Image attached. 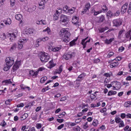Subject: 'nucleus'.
Returning a JSON list of instances; mask_svg holds the SVG:
<instances>
[{
  "mask_svg": "<svg viewBox=\"0 0 131 131\" xmlns=\"http://www.w3.org/2000/svg\"><path fill=\"white\" fill-rule=\"evenodd\" d=\"M91 100H97V97L94 94H91L90 95Z\"/></svg>",
  "mask_w": 131,
  "mask_h": 131,
  "instance_id": "obj_50",
  "label": "nucleus"
},
{
  "mask_svg": "<svg viewBox=\"0 0 131 131\" xmlns=\"http://www.w3.org/2000/svg\"><path fill=\"white\" fill-rule=\"evenodd\" d=\"M102 8L103 12H107L108 11V7H107L106 5H103Z\"/></svg>",
  "mask_w": 131,
  "mask_h": 131,
  "instance_id": "obj_48",
  "label": "nucleus"
},
{
  "mask_svg": "<svg viewBox=\"0 0 131 131\" xmlns=\"http://www.w3.org/2000/svg\"><path fill=\"white\" fill-rule=\"evenodd\" d=\"M41 24H42V25H47V21L45 19H42L40 20Z\"/></svg>",
  "mask_w": 131,
  "mask_h": 131,
  "instance_id": "obj_61",
  "label": "nucleus"
},
{
  "mask_svg": "<svg viewBox=\"0 0 131 131\" xmlns=\"http://www.w3.org/2000/svg\"><path fill=\"white\" fill-rule=\"evenodd\" d=\"M47 66L49 69H52V68L56 66V63L54 62V60L52 59L48 62V63L47 64Z\"/></svg>",
  "mask_w": 131,
  "mask_h": 131,
  "instance_id": "obj_16",
  "label": "nucleus"
},
{
  "mask_svg": "<svg viewBox=\"0 0 131 131\" xmlns=\"http://www.w3.org/2000/svg\"><path fill=\"white\" fill-rule=\"evenodd\" d=\"M80 129H81V128L79 126H76L73 127L74 131H80Z\"/></svg>",
  "mask_w": 131,
  "mask_h": 131,
  "instance_id": "obj_47",
  "label": "nucleus"
},
{
  "mask_svg": "<svg viewBox=\"0 0 131 131\" xmlns=\"http://www.w3.org/2000/svg\"><path fill=\"white\" fill-rule=\"evenodd\" d=\"M124 107L126 108H130L131 107V101H126L124 103Z\"/></svg>",
  "mask_w": 131,
  "mask_h": 131,
  "instance_id": "obj_26",
  "label": "nucleus"
},
{
  "mask_svg": "<svg viewBox=\"0 0 131 131\" xmlns=\"http://www.w3.org/2000/svg\"><path fill=\"white\" fill-rule=\"evenodd\" d=\"M39 9L40 10H43L45 9V1H41L39 3Z\"/></svg>",
  "mask_w": 131,
  "mask_h": 131,
  "instance_id": "obj_22",
  "label": "nucleus"
},
{
  "mask_svg": "<svg viewBox=\"0 0 131 131\" xmlns=\"http://www.w3.org/2000/svg\"><path fill=\"white\" fill-rule=\"evenodd\" d=\"M62 71H63V67L61 66H60L58 70H56V73H57L58 74H60V73H61Z\"/></svg>",
  "mask_w": 131,
  "mask_h": 131,
  "instance_id": "obj_36",
  "label": "nucleus"
},
{
  "mask_svg": "<svg viewBox=\"0 0 131 131\" xmlns=\"http://www.w3.org/2000/svg\"><path fill=\"white\" fill-rule=\"evenodd\" d=\"M76 40H77V39H74L72 41H71L70 42V46L71 47H74V46H76Z\"/></svg>",
  "mask_w": 131,
  "mask_h": 131,
  "instance_id": "obj_30",
  "label": "nucleus"
},
{
  "mask_svg": "<svg viewBox=\"0 0 131 131\" xmlns=\"http://www.w3.org/2000/svg\"><path fill=\"white\" fill-rule=\"evenodd\" d=\"M49 39L50 38H49V37L47 36L44 37L43 38H39L36 40V42H40V41H47L49 40Z\"/></svg>",
  "mask_w": 131,
  "mask_h": 131,
  "instance_id": "obj_21",
  "label": "nucleus"
},
{
  "mask_svg": "<svg viewBox=\"0 0 131 131\" xmlns=\"http://www.w3.org/2000/svg\"><path fill=\"white\" fill-rule=\"evenodd\" d=\"M48 79V77L47 76L42 77L40 79V82L41 83H43L46 80Z\"/></svg>",
  "mask_w": 131,
  "mask_h": 131,
  "instance_id": "obj_44",
  "label": "nucleus"
},
{
  "mask_svg": "<svg viewBox=\"0 0 131 131\" xmlns=\"http://www.w3.org/2000/svg\"><path fill=\"white\" fill-rule=\"evenodd\" d=\"M114 41V38H112L110 39H106L105 40V43L109 45V43H111V42H112V41Z\"/></svg>",
  "mask_w": 131,
  "mask_h": 131,
  "instance_id": "obj_31",
  "label": "nucleus"
},
{
  "mask_svg": "<svg viewBox=\"0 0 131 131\" xmlns=\"http://www.w3.org/2000/svg\"><path fill=\"white\" fill-rule=\"evenodd\" d=\"M60 22L63 25H67L69 22V16L61 14L60 16Z\"/></svg>",
  "mask_w": 131,
  "mask_h": 131,
  "instance_id": "obj_4",
  "label": "nucleus"
},
{
  "mask_svg": "<svg viewBox=\"0 0 131 131\" xmlns=\"http://www.w3.org/2000/svg\"><path fill=\"white\" fill-rule=\"evenodd\" d=\"M127 6H128V3H125L122 6L121 9L122 13H125V12H126V10H127Z\"/></svg>",
  "mask_w": 131,
  "mask_h": 131,
  "instance_id": "obj_19",
  "label": "nucleus"
},
{
  "mask_svg": "<svg viewBox=\"0 0 131 131\" xmlns=\"http://www.w3.org/2000/svg\"><path fill=\"white\" fill-rule=\"evenodd\" d=\"M119 65V62L116 61L115 60H113L112 63L110 65V68H114L115 67H117Z\"/></svg>",
  "mask_w": 131,
  "mask_h": 131,
  "instance_id": "obj_17",
  "label": "nucleus"
},
{
  "mask_svg": "<svg viewBox=\"0 0 131 131\" xmlns=\"http://www.w3.org/2000/svg\"><path fill=\"white\" fill-rule=\"evenodd\" d=\"M65 115H66V113L65 112H63L58 116V118H64Z\"/></svg>",
  "mask_w": 131,
  "mask_h": 131,
  "instance_id": "obj_40",
  "label": "nucleus"
},
{
  "mask_svg": "<svg viewBox=\"0 0 131 131\" xmlns=\"http://www.w3.org/2000/svg\"><path fill=\"white\" fill-rule=\"evenodd\" d=\"M0 125H1V126H3V127H5V126H6V125H7V123H6V121L3 120L1 123Z\"/></svg>",
  "mask_w": 131,
  "mask_h": 131,
  "instance_id": "obj_54",
  "label": "nucleus"
},
{
  "mask_svg": "<svg viewBox=\"0 0 131 131\" xmlns=\"http://www.w3.org/2000/svg\"><path fill=\"white\" fill-rule=\"evenodd\" d=\"M20 66H21V60H17L13 67V72H15L16 70H18Z\"/></svg>",
  "mask_w": 131,
  "mask_h": 131,
  "instance_id": "obj_10",
  "label": "nucleus"
},
{
  "mask_svg": "<svg viewBox=\"0 0 131 131\" xmlns=\"http://www.w3.org/2000/svg\"><path fill=\"white\" fill-rule=\"evenodd\" d=\"M16 43H14L12 45V46L11 47L10 51V52H13V51H15L16 50Z\"/></svg>",
  "mask_w": 131,
  "mask_h": 131,
  "instance_id": "obj_39",
  "label": "nucleus"
},
{
  "mask_svg": "<svg viewBox=\"0 0 131 131\" xmlns=\"http://www.w3.org/2000/svg\"><path fill=\"white\" fill-rule=\"evenodd\" d=\"M71 35L70 32L68 31V29L63 28L60 30L59 32V36L61 39L64 42H69L70 41V38L69 37Z\"/></svg>",
  "mask_w": 131,
  "mask_h": 131,
  "instance_id": "obj_1",
  "label": "nucleus"
},
{
  "mask_svg": "<svg viewBox=\"0 0 131 131\" xmlns=\"http://www.w3.org/2000/svg\"><path fill=\"white\" fill-rule=\"evenodd\" d=\"M47 32L48 34H51V29L50 28L47 27L46 29L43 30V32Z\"/></svg>",
  "mask_w": 131,
  "mask_h": 131,
  "instance_id": "obj_42",
  "label": "nucleus"
},
{
  "mask_svg": "<svg viewBox=\"0 0 131 131\" xmlns=\"http://www.w3.org/2000/svg\"><path fill=\"white\" fill-rule=\"evenodd\" d=\"M114 55V52H110L107 54V58H110L111 57H112V56H113Z\"/></svg>",
  "mask_w": 131,
  "mask_h": 131,
  "instance_id": "obj_53",
  "label": "nucleus"
},
{
  "mask_svg": "<svg viewBox=\"0 0 131 131\" xmlns=\"http://www.w3.org/2000/svg\"><path fill=\"white\" fill-rule=\"evenodd\" d=\"M90 41H91V38H89V37H87L82 40L81 45L83 46V49H85V47H86V43H88V42H90Z\"/></svg>",
  "mask_w": 131,
  "mask_h": 131,
  "instance_id": "obj_13",
  "label": "nucleus"
},
{
  "mask_svg": "<svg viewBox=\"0 0 131 131\" xmlns=\"http://www.w3.org/2000/svg\"><path fill=\"white\" fill-rule=\"evenodd\" d=\"M29 74L30 76H32L34 78L37 77L38 74V71L34 72V70H30L29 72Z\"/></svg>",
  "mask_w": 131,
  "mask_h": 131,
  "instance_id": "obj_18",
  "label": "nucleus"
},
{
  "mask_svg": "<svg viewBox=\"0 0 131 131\" xmlns=\"http://www.w3.org/2000/svg\"><path fill=\"white\" fill-rule=\"evenodd\" d=\"M9 35L10 36V40H11V41H12V40H14V39H15L16 37H17V36L18 35V31H15L13 33L9 34Z\"/></svg>",
  "mask_w": 131,
  "mask_h": 131,
  "instance_id": "obj_15",
  "label": "nucleus"
},
{
  "mask_svg": "<svg viewBox=\"0 0 131 131\" xmlns=\"http://www.w3.org/2000/svg\"><path fill=\"white\" fill-rule=\"evenodd\" d=\"M122 59V58L120 56L117 57L115 59V61L118 62V61H121V60Z\"/></svg>",
  "mask_w": 131,
  "mask_h": 131,
  "instance_id": "obj_62",
  "label": "nucleus"
},
{
  "mask_svg": "<svg viewBox=\"0 0 131 131\" xmlns=\"http://www.w3.org/2000/svg\"><path fill=\"white\" fill-rule=\"evenodd\" d=\"M91 13L93 14L94 16H97V15H99V14L102 13V10L97 9V7L94 6L91 9Z\"/></svg>",
  "mask_w": 131,
  "mask_h": 131,
  "instance_id": "obj_9",
  "label": "nucleus"
},
{
  "mask_svg": "<svg viewBox=\"0 0 131 131\" xmlns=\"http://www.w3.org/2000/svg\"><path fill=\"white\" fill-rule=\"evenodd\" d=\"M120 117L122 119H124L126 117V114L125 113H121L120 115Z\"/></svg>",
  "mask_w": 131,
  "mask_h": 131,
  "instance_id": "obj_58",
  "label": "nucleus"
},
{
  "mask_svg": "<svg viewBox=\"0 0 131 131\" xmlns=\"http://www.w3.org/2000/svg\"><path fill=\"white\" fill-rule=\"evenodd\" d=\"M99 124V122L98 120H94L93 123H92V125L93 126H98V125Z\"/></svg>",
  "mask_w": 131,
  "mask_h": 131,
  "instance_id": "obj_37",
  "label": "nucleus"
},
{
  "mask_svg": "<svg viewBox=\"0 0 131 131\" xmlns=\"http://www.w3.org/2000/svg\"><path fill=\"white\" fill-rule=\"evenodd\" d=\"M15 19L18 20V21H20L22 22V19H23V16L21 14H18L15 15Z\"/></svg>",
  "mask_w": 131,
  "mask_h": 131,
  "instance_id": "obj_23",
  "label": "nucleus"
},
{
  "mask_svg": "<svg viewBox=\"0 0 131 131\" xmlns=\"http://www.w3.org/2000/svg\"><path fill=\"white\" fill-rule=\"evenodd\" d=\"M131 32L129 31L126 34V38H129L130 37Z\"/></svg>",
  "mask_w": 131,
  "mask_h": 131,
  "instance_id": "obj_64",
  "label": "nucleus"
},
{
  "mask_svg": "<svg viewBox=\"0 0 131 131\" xmlns=\"http://www.w3.org/2000/svg\"><path fill=\"white\" fill-rule=\"evenodd\" d=\"M83 77V75L80 74L78 77V79H77L76 81H80L81 80V79Z\"/></svg>",
  "mask_w": 131,
  "mask_h": 131,
  "instance_id": "obj_56",
  "label": "nucleus"
},
{
  "mask_svg": "<svg viewBox=\"0 0 131 131\" xmlns=\"http://www.w3.org/2000/svg\"><path fill=\"white\" fill-rule=\"evenodd\" d=\"M39 59L42 63H47L50 60V55L46 52H41L39 55Z\"/></svg>",
  "mask_w": 131,
  "mask_h": 131,
  "instance_id": "obj_2",
  "label": "nucleus"
},
{
  "mask_svg": "<svg viewBox=\"0 0 131 131\" xmlns=\"http://www.w3.org/2000/svg\"><path fill=\"white\" fill-rule=\"evenodd\" d=\"M115 121L116 123H119V127H124V122L121 120V118L119 117H116L115 119Z\"/></svg>",
  "mask_w": 131,
  "mask_h": 131,
  "instance_id": "obj_8",
  "label": "nucleus"
},
{
  "mask_svg": "<svg viewBox=\"0 0 131 131\" xmlns=\"http://www.w3.org/2000/svg\"><path fill=\"white\" fill-rule=\"evenodd\" d=\"M1 38L2 40H5V39L6 38V34H5V33H2L1 35Z\"/></svg>",
  "mask_w": 131,
  "mask_h": 131,
  "instance_id": "obj_59",
  "label": "nucleus"
},
{
  "mask_svg": "<svg viewBox=\"0 0 131 131\" xmlns=\"http://www.w3.org/2000/svg\"><path fill=\"white\" fill-rule=\"evenodd\" d=\"M5 24L6 25H10V24H12V20H11V18H7V19L5 21Z\"/></svg>",
  "mask_w": 131,
  "mask_h": 131,
  "instance_id": "obj_34",
  "label": "nucleus"
},
{
  "mask_svg": "<svg viewBox=\"0 0 131 131\" xmlns=\"http://www.w3.org/2000/svg\"><path fill=\"white\" fill-rule=\"evenodd\" d=\"M88 123V122H86L83 124L82 128L83 129H88L89 128V124Z\"/></svg>",
  "mask_w": 131,
  "mask_h": 131,
  "instance_id": "obj_38",
  "label": "nucleus"
},
{
  "mask_svg": "<svg viewBox=\"0 0 131 131\" xmlns=\"http://www.w3.org/2000/svg\"><path fill=\"white\" fill-rule=\"evenodd\" d=\"M127 12L129 15H131V2L129 3V6L128 7Z\"/></svg>",
  "mask_w": 131,
  "mask_h": 131,
  "instance_id": "obj_51",
  "label": "nucleus"
},
{
  "mask_svg": "<svg viewBox=\"0 0 131 131\" xmlns=\"http://www.w3.org/2000/svg\"><path fill=\"white\" fill-rule=\"evenodd\" d=\"M79 18L77 16H74L72 18V22L73 24L76 25V26L78 27L79 26Z\"/></svg>",
  "mask_w": 131,
  "mask_h": 131,
  "instance_id": "obj_14",
  "label": "nucleus"
},
{
  "mask_svg": "<svg viewBox=\"0 0 131 131\" xmlns=\"http://www.w3.org/2000/svg\"><path fill=\"white\" fill-rule=\"evenodd\" d=\"M28 128H27V126L25 125H24L22 126L21 130V131H28V130H27Z\"/></svg>",
  "mask_w": 131,
  "mask_h": 131,
  "instance_id": "obj_60",
  "label": "nucleus"
},
{
  "mask_svg": "<svg viewBox=\"0 0 131 131\" xmlns=\"http://www.w3.org/2000/svg\"><path fill=\"white\" fill-rule=\"evenodd\" d=\"M42 126V125L40 123H37L36 125V127L38 129H39L41 128V127Z\"/></svg>",
  "mask_w": 131,
  "mask_h": 131,
  "instance_id": "obj_57",
  "label": "nucleus"
},
{
  "mask_svg": "<svg viewBox=\"0 0 131 131\" xmlns=\"http://www.w3.org/2000/svg\"><path fill=\"white\" fill-rule=\"evenodd\" d=\"M106 16L107 18H112L113 17H114V14L112 13V11L109 10L107 13H106Z\"/></svg>",
  "mask_w": 131,
  "mask_h": 131,
  "instance_id": "obj_25",
  "label": "nucleus"
},
{
  "mask_svg": "<svg viewBox=\"0 0 131 131\" xmlns=\"http://www.w3.org/2000/svg\"><path fill=\"white\" fill-rule=\"evenodd\" d=\"M116 94H117L116 91H110L107 94V96H114V95H116Z\"/></svg>",
  "mask_w": 131,
  "mask_h": 131,
  "instance_id": "obj_28",
  "label": "nucleus"
},
{
  "mask_svg": "<svg viewBox=\"0 0 131 131\" xmlns=\"http://www.w3.org/2000/svg\"><path fill=\"white\" fill-rule=\"evenodd\" d=\"M62 9L61 8L59 7L57 8V10L55 12L57 13L58 14H60L62 13Z\"/></svg>",
  "mask_w": 131,
  "mask_h": 131,
  "instance_id": "obj_52",
  "label": "nucleus"
},
{
  "mask_svg": "<svg viewBox=\"0 0 131 131\" xmlns=\"http://www.w3.org/2000/svg\"><path fill=\"white\" fill-rule=\"evenodd\" d=\"M105 30H108V27H105L104 28H101L99 29V32H100V33L104 32V31H105Z\"/></svg>",
  "mask_w": 131,
  "mask_h": 131,
  "instance_id": "obj_33",
  "label": "nucleus"
},
{
  "mask_svg": "<svg viewBox=\"0 0 131 131\" xmlns=\"http://www.w3.org/2000/svg\"><path fill=\"white\" fill-rule=\"evenodd\" d=\"M2 83L3 85H9V84H11L12 83V81H11V79L5 80L2 81Z\"/></svg>",
  "mask_w": 131,
  "mask_h": 131,
  "instance_id": "obj_20",
  "label": "nucleus"
},
{
  "mask_svg": "<svg viewBox=\"0 0 131 131\" xmlns=\"http://www.w3.org/2000/svg\"><path fill=\"white\" fill-rule=\"evenodd\" d=\"M21 89L25 90L26 91H30L31 90L30 87L28 86H24L23 87L21 86Z\"/></svg>",
  "mask_w": 131,
  "mask_h": 131,
  "instance_id": "obj_46",
  "label": "nucleus"
},
{
  "mask_svg": "<svg viewBox=\"0 0 131 131\" xmlns=\"http://www.w3.org/2000/svg\"><path fill=\"white\" fill-rule=\"evenodd\" d=\"M114 26H120L122 24V19L118 18L113 20Z\"/></svg>",
  "mask_w": 131,
  "mask_h": 131,
  "instance_id": "obj_11",
  "label": "nucleus"
},
{
  "mask_svg": "<svg viewBox=\"0 0 131 131\" xmlns=\"http://www.w3.org/2000/svg\"><path fill=\"white\" fill-rule=\"evenodd\" d=\"M76 53L74 52H69L65 53L63 56V59L64 60H70V59H72V58H74L75 57Z\"/></svg>",
  "mask_w": 131,
  "mask_h": 131,
  "instance_id": "obj_3",
  "label": "nucleus"
},
{
  "mask_svg": "<svg viewBox=\"0 0 131 131\" xmlns=\"http://www.w3.org/2000/svg\"><path fill=\"white\" fill-rule=\"evenodd\" d=\"M84 8L89 10V9H91V4L86 3V4L85 5Z\"/></svg>",
  "mask_w": 131,
  "mask_h": 131,
  "instance_id": "obj_55",
  "label": "nucleus"
},
{
  "mask_svg": "<svg viewBox=\"0 0 131 131\" xmlns=\"http://www.w3.org/2000/svg\"><path fill=\"white\" fill-rule=\"evenodd\" d=\"M63 11L68 15H72V14L75 12V9L74 8L70 9L69 7H68V6H65L63 7Z\"/></svg>",
  "mask_w": 131,
  "mask_h": 131,
  "instance_id": "obj_5",
  "label": "nucleus"
},
{
  "mask_svg": "<svg viewBox=\"0 0 131 131\" xmlns=\"http://www.w3.org/2000/svg\"><path fill=\"white\" fill-rule=\"evenodd\" d=\"M10 4L11 7H14L16 5V0H10Z\"/></svg>",
  "mask_w": 131,
  "mask_h": 131,
  "instance_id": "obj_41",
  "label": "nucleus"
},
{
  "mask_svg": "<svg viewBox=\"0 0 131 131\" xmlns=\"http://www.w3.org/2000/svg\"><path fill=\"white\" fill-rule=\"evenodd\" d=\"M105 20V16L101 15L99 17V22H103Z\"/></svg>",
  "mask_w": 131,
  "mask_h": 131,
  "instance_id": "obj_45",
  "label": "nucleus"
},
{
  "mask_svg": "<svg viewBox=\"0 0 131 131\" xmlns=\"http://www.w3.org/2000/svg\"><path fill=\"white\" fill-rule=\"evenodd\" d=\"M61 46L59 47H56L54 48H53V52H59V51H60V50H61Z\"/></svg>",
  "mask_w": 131,
  "mask_h": 131,
  "instance_id": "obj_35",
  "label": "nucleus"
},
{
  "mask_svg": "<svg viewBox=\"0 0 131 131\" xmlns=\"http://www.w3.org/2000/svg\"><path fill=\"white\" fill-rule=\"evenodd\" d=\"M35 104V102L32 101L30 102L29 104H28V105L25 106V108H28V107H30L31 106H33Z\"/></svg>",
  "mask_w": 131,
  "mask_h": 131,
  "instance_id": "obj_43",
  "label": "nucleus"
},
{
  "mask_svg": "<svg viewBox=\"0 0 131 131\" xmlns=\"http://www.w3.org/2000/svg\"><path fill=\"white\" fill-rule=\"evenodd\" d=\"M112 88H113L114 90L118 91L121 89V83L118 81H113L112 82Z\"/></svg>",
  "mask_w": 131,
  "mask_h": 131,
  "instance_id": "obj_7",
  "label": "nucleus"
},
{
  "mask_svg": "<svg viewBox=\"0 0 131 131\" xmlns=\"http://www.w3.org/2000/svg\"><path fill=\"white\" fill-rule=\"evenodd\" d=\"M5 63L6 65H8V66H10L12 67V66L14 65V63H15L14 58L12 57H7L5 59Z\"/></svg>",
  "mask_w": 131,
  "mask_h": 131,
  "instance_id": "obj_6",
  "label": "nucleus"
},
{
  "mask_svg": "<svg viewBox=\"0 0 131 131\" xmlns=\"http://www.w3.org/2000/svg\"><path fill=\"white\" fill-rule=\"evenodd\" d=\"M59 16H60V14L58 13L57 12H55L53 16L54 20L55 21L58 20V19H59Z\"/></svg>",
  "mask_w": 131,
  "mask_h": 131,
  "instance_id": "obj_32",
  "label": "nucleus"
},
{
  "mask_svg": "<svg viewBox=\"0 0 131 131\" xmlns=\"http://www.w3.org/2000/svg\"><path fill=\"white\" fill-rule=\"evenodd\" d=\"M27 117H28V114L27 113H25L21 117V120L23 121V120H25V119H26V118H27Z\"/></svg>",
  "mask_w": 131,
  "mask_h": 131,
  "instance_id": "obj_29",
  "label": "nucleus"
},
{
  "mask_svg": "<svg viewBox=\"0 0 131 131\" xmlns=\"http://www.w3.org/2000/svg\"><path fill=\"white\" fill-rule=\"evenodd\" d=\"M27 41V39L26 38L20 39L18 40V49L20 50L23 48V45Z\"/></svg>",
  "mask_w": 131,
  "mask_h": 131,
  "instance_id": "obj_12",
  "label": "nucleus"
},
{
  "mask_svg": "<svg viewBox=\"0 0 131 131\" xmlns=\"http://www.w3.org/2000/svg\"><path fill=\"white\" fill-rule=\"evenodd\" d=\"M87 11H89L86 8H85V7L83 9V10L82 11L81 14V15H83L84 14H85Z\"/></svg>",
  "mask_w": 131,
  "mask_h": 131,
  "instance_id": "obj_63",
  "label": "nucleus"
},
{
  "mask_svg": "<svg viewBox=\"0 0 131 131\" xmlns=\"http://www.w3.org/2000/svg\"><path fill=\"white\" fill-rule=\"evenodd\" d=\"M66 125L68 126H75V125H76V123L68 122L66 123Z\"/></svg>",
  "mask_w": 131,
  "mask_h": 131,
  "instance_id": "obj_27",
  "label": "nucleus"
},
{
  "mask_svg": "<svg viewBox=\"0 0 131 131\" xmlns=\"http://www.w3.org/2000/svg\"><path fill=\"white\" fill-rule=\"evenodd\" d=\"M11 67L10 66L6 64V66H5L4 68V71H8V70H9L10 69V68H11Z\"/></svg>",
  "mask_w": 131,
  "mask_h": 131,
  "instance_id": "obj_49",
  "label": "nucleus"
},
{
  "mask_svg": "<svg viewBox=\"0 0 131 131\" xmlns=\"http://www.w3.org/2000/svg\"><path fill=\"white\" fill-rule=\"evenodd\" d=\"M34 32V30L32 29H28L26 30L25 31V34H27L28 35L29 34H32Z\"/></svg>",
  "mask_w": 131,
  "mask_h": 131,
  "instance_id": "obj_24",
  "label": "nucleus"
}]
</instances>
